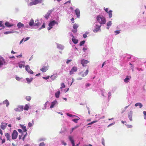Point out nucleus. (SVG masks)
Wrapping results in <instances>:
<instances>
[{
	"instance_id": "obj_1",
	"label": "nucleus",
	"mask_w": 146,
	"mask_h": 146,
	"mask_svg": "<svg viewBox=\"0 0 146 146\" xmlns=\"http://www.w3.org/2000/svg\"><path fill=\"white\" fill-rule=\"evenodd\" d=\"M97 21L100 24H105L106 21L105 18L103 16L100 15L96 17Z\"/></svg>"
},
{
	"instance_id": "obj_2",
	"label": "nucleus",
	"mask_w": 146,
	"mask_h": 146,
	"mask_svg": "<svg viewBox=\"0 0 146 146\" xmlns=\"http://www.w3.org/2000/svg\"><path fill=\"white\" fill-rule=\"evenodd\" d=\"M55 24L58 25V23L57 22L54 20L50 21L48 24V26L49 27L47 29L48 30H50L52 28V27Z\"/></svg>"
},
{
	"instance_id": "obj_3",
	"label": "nucleus",
	"mask_w": 146,
	"mask_h": 146,
	"mask_svg": "<svg viewBox=\"0 0 146 146\" xmlns=\"http://www.w3.org/2000/svg\"><path fill=\"white\" fill-rule=\"evenodd\" d=\"M18 133L16 130H14L12 134V138L13 139H16L17 137Z\"/></svg>"
},
{
	"instance_id": "obj_4",
	"label": "nucleus",
	"mask_w": 146,
	"mask_h": 146,
	"mask_svg": "<svg viewBox=\"0 0 146 146\" xmlns=\"http://www.w3.org/2000/svg\"><path fill=\"white\" fill-rule=\"evenodd\" d=\"M5 62L3 58L0 56V67L5 64Z\"/></svg>"
},
{
	"instance_id": "obj_5",
	"label": "nucleus",
	"mask_w": 146,
	"mask_h": 146,
	"mask_svg": "<svg viewBox=\"0 0 146 146\" xmlns=\"http://www.w3.org/2000/svg\"><path fill=\"white\" fill-rule=\"evenodd\" d=\"M25 69L29 73L31 74H33V71L30 69V67L29 65H27L25 66Z\"/></svg>"
},
{
	"instance_id": "obj_6",
	"label": "nucleus",
	"mask_w": 146,
	"mask_h": 146,
	"mask_svg": "<svg viewBox=\"0 0 146 146\" xmlns=\"http://www.w3.org/2000/svg\"><path fill=\"white\" fill-rule=\"evenodd\" d=\"M23 106H18V107L15 108L14 110L16 111H23Z\"/></svg>"
},
{
	"instance_id": "obj_7",
	"label": "nucleus",
	"mask_w": 146,
	"mask_h": 146,
	"mask_svg": "<svg viewBox=\"0 0 146 146\" xmlns=\"http://www.w3.org/2000/svg\"><path fill=\"white\" fill-rule=\"evenodd\" d=\"M89 62L87 60L82 59L81 61V64L83 66H86V64L89 63Z\"/></svg>"
},
{
	"instance_id": "obj_8",
	"label": "nucleus",
	"mask_w": 146,
	"mask_h": 146,
	"mask_svg": "<svg viewBox=\"0 0 146 146\" xmlns=\"http://www.w3.org/2000/svg\"><path fill=\"white\" fill-rule=\"evenodd\" d=\"M77 70V68L75 66L73 67L70 72V75H72L73 74L74 72H76Z\"/></svg>"
},
{
	"instance_id": "obj_9",
	"label": "nucleus",
	"mask_w": 146,
	"mask_h": 146,
	"mask_svg": "<svg viewBox=\"0 0 146 146\" xmlns=\"http://www.w3.org/2000/svg\"><path fill=\"white\" fill-rule=\"evenodd\" d=\"M52 11L51 10H49L47 12V13L44 16L45 18L47 19H48L49 18Z\"/></svg>"
},
{
	"instance_id": "obj_10",
	"label": "nucleus",
	"mask_w": 146,
	"mask_h": 146,
	"mask_svg": "<svg viewBox=\"0 0 146 146\" xmlns=\"http://www.w3.org/2000/svg\"><path fill=\"white\" fill-rule=\"evenodd\" d=\"M34 1H32L30 3V6H32L34 5H36L39 3H40L39 1H38L37 0Z\"/></svg>"
},
{
	"instance_id": "obj_11",
	"label": "nucleus",
	"mask_w": 146,
	"mask_h": 146,
	"mask_svg": "<svg viewBox=\"0 0 146 146\" xmlns=\"http://www.w3.org/2000/svg\"><path fill=\"white\" fill-rule=\"evenodd\" d=\"M48 70V66H44L40 70L43 72H45Z\"/></svg>"
},
{
	"instance_id": "obj_12",
	"label": "nucleus",
	"mask_w": 146,
	"mask_h": 146,
	"mask_svg": "<svg viewBox=\"0 0 146 146\" xmlns=\"http://www.w3.org/2000/svg\"><path fill=\"white\" fill-rule=\"evenodd\" d=\"M75 12L77 17L78 18H79L80 15V10L78 9H76L75 10Z\"/></svg>"
},
{
	"instance_id": "obj_13",
	"label": "nucleus",
	"mask_w": 146,
	"mask_h": 146,
	"mask_svg": "<svg viewBox=\"0 0 146 146\" xmlns=\"http://www.w3.org/2000/svg\"><path fill=\"white\" fill-rule=\"evenodd\" d=\"M101 26L96 25V27L95 29L93 30V31L95 33L97 32L99 30Z\"/></svg>"
},
{
	"instance_id": "obj_14",
	"label": "nucleus",
	"mask_w": 146,
	"mask_h": 146,
	"mask_svg": "<svg viewBox=\"0 0 146 146\" xmlns=\"http://www.w3.org/2000/svg\"><path fill=\"white\" fill-rule=\"evenodd\" d=\"M17 26L19 29L23 27H24V25L21 22H19L17 25Z\"/></svg>"
},
{
	"instance_id": "obj_15",
	"label": "nucleus",
	"mask_w": 146,
	"mask_h": 146,
	"mask_svg": "<svg viewBox=\"0 0 146 146\" xmlns=\"http://www.w3.org/2000/svg\"><path fill=\"white\" fill-rule=\"evenodd\" d=\"M5 136L6 137L7 140H10V136L8 133H6L5 134Z\"/></svg>"
},
{
	"instance_id": "obj_16",
	"label": "nucleus",
	"mask_w": 146,
	"mask_h": 146,
	"mask_svg": "<svg viewBox=\"0 0 146 146\" xmlns=\"http://www.w3.org/2000/svg\"><path fill=\"white\" fill-rule=\"evenodd\" d=\"M57 101L56 100H54L51 103V105L50 106V108H53L54 106L56 104Z\"/></svg>"
},
{
	"instance_id": "obj_17",
	"label": "nucleus",
	"mask_w": 146,
	"mask_h": 146,
	"mask_svg": "<svg viewBox=\"0 0 146 146\" xmlns=\"http://www.w3.org/2000/svg\"><path fill=\"white\" fill-rule=\"evenodd\" d=\"M34 24H35L33 20V19H31L29 23V26H30L31 27H32L33 25L34 26Z\"/></svg>"
},
{
	"instance_id": "obj_18",
	"label": "nucleus",
	"mask_w": 146,
	"mask_h": 146,
	"mask_svg": "<svg viewBox=\"0 0 146 146\" xmlns=\"http://www.w3.org/2000/svg\"><path fill=\"white\" fill-rule=\"evenodd\" d=\"M0 139L1 140V143L3 144L5 142V139L4 137L3 136H1L0 137Z\"/></svg>"
},
{
	"instance_id": "obj_19",
	"label": "nucleus",
	"mask_w": 146,
	"mask_h": 146,
	"mask_svg": "<svg viewBox=\"0 0 146 146\" xmlns=\"http://www.w3.org/2000/svg\"><path fill=\"white\" fill-rule=\"evenodd\" d=\"M5 25L7 27H9L13 26V25L12 24H10L9 22H7L5 23Z\"/></svg>"
},
{
	"instance_id": "obj_20",
	"label": "nucleus",
	"mask_w": 146,
	"mask_h": 146,
	"mask_svg": "<svg viewBox=\"0 0 146 146\" xmlns=\"http://www.w3.org/2000/svg\"><path fill=\"white\" fill-rule=\"evenodd\" d=\"M135 107H137L138 106H139L140 108H141L142 106L143 105L141 103H137L135 104Z\"/></svg>"
},
{
	"instance_id": "obj_21",
	"label": "nucleus",
	"mask_w": 146,
	"mask_h": 146,
	"mask_svg": "<svg viewBox=\"0 0 146 146\" xmlns=\"http://www.w3.org/2000/svg\"><path fill=\"white\" fill-rule=\"evenodd\" d=\"M3 103L4 104H5L7 107L8 106L9 104V102L7 100L3 101Z\"/></svg>"
},
{
	"instance_id": "obj_22",
	"label": "nucleus",
	"mask_w": 146,
	"mask_h": 146,
	"mask_svg": "<svg viewBox=\"0 0 146 146\" xmlns=\"http://www.w3.org/2000/svg\"><path fill=\"white\" fill-rule=\"evenodd\" d=\"M7 124V123L5 124H2L1 126V128L2 129H5L7 127L6 125Z\"/></svg>"
},
{
	"instance_id": "obj_23",
	"label": "nucleus",
	"mask_w": 146,
	"mask_h": 146,
	"mask_svg": "<svg viewBox=\"0 0 146 146\" xmlns=\"http://www.w3.org/2000/svg\"><path fill=\"white\" fill-rule=\"evenodd\" d=\"M112 24L111 21H109L108 23L107 24V29H109L110 27L111 26V25Z\"/></svg>"
},
{
	"instance_id": "obj_24",
	"label": "nucleus",
	"mask_w": 146,
	"mask_h": 146,
	"mask_svg": "<svg viewBox=\"0 0 146 146\" xmlns=\"http://www.w3.org/2000/svg\"><path fill=\"white\" fill-rule=\"evenodd\" d=\"M21 126L23 131V132H26L27 131L26 127L23 125H21Z\"/></svg>"
},
{
	"instance_id": "obj_25",
	"label": "nucleus",
	"mask_w": 146,
	"mask_h": 146,
	"mask_svg": "<svg viewBox=\"0 0 146 146\" xmlns=\"http://www.w3.org/2000/svg\"><path fill=\"white\" fill-rule=\"evenodd\" d=\"M130 113L128 115V117L130 121H132V113L131 111H130Z\"/></svg>"
},
{
	"instance_id": "obj_26",
	"label": "nucleus",
	"mask_w": 146,
	"mask_h": 146,
	"mask_svg": "<svg viewBox=\"0 0 146 146\" xmlns=\"http://www.w3.org/2000/svg\"><path fill=\"white\" fill-rule=\"evenodd\" d=\"M60 94V92L59 90L55 94V96L57 98H58Z\"/></svg>"
},
{
	"instance_id": "obj_27",
	"label": "nucleus",
	"mask_w": 146,
	"mask_h": 146,
	"mask_svg": "<svg viewBox=\"0 0 146 146\" xmlns=\"http://www.w3.org/2000/svg\"><path fill=\"white\" fill-rule=\"evenodd\" d=\"M88 72L89 71L88 69H87L84 73V74H82V76L83 77H84V76H86L88 74Z\"/></svg>"
},
{
	"instance_id": "obj_28",
	"label": "nucleus",
	"mask_w": 146,
	"mask_h": 146,
	"mask_svg": "<svg viewBox=\"0 0 146 146\" xmlns=\"http://www.w3.org/2000/svg\"><path fill=\"white\" fill-rule=\"evenodd\" d=\"M29 107L28 105L27 104H26L24 107H23L24 110H28L29 109Z\"/></svg>"
},
{
	"instance_id": "obj_29",
	"label": "nucleus",
	"mask_w": 146,
	"mask_h": 146,
	"mask_svg": "<svg viewBox=\"0 0 146 146\" xmlns=\"http://www.w3.org/2000/svg\"><path fill=\"white\" fill-rule=\"evenodd\" d=\"M32 123L29 122L28 123V126L30 127H32L34 124V121L33 120H32Z\"/></svg>"
},
{
	"instance_id": "obj_30",
	"label": "nucleus",
	"mask_w": 146,
	"mask_h": 146,
	"mask_svg": "<svg viewBox=\"0 0 146 146\" xmlns=\"http://www.w3.org/2000/svg\"><path fill=\"white\" fill-rule=\"evenodd\" d=\"M72 40L74 44H76L78 42V40L74 38H72Z\"/></svg>"
},
{
	"instance_id": "obj_31",
	"label": "nucleus",
	"mask_w": 146,
	"mask_h": 146,
	"mask_svg": "<svg viewBox=\"0 0 146 146\" xmlns=\"http://www.w3.org/2000/svg\"><path fill=\"white\" fill-rule=\"evenodd\" d=\"M26 79L27 82L28 83H29L32 81L33 80V78H26Z\"/></svg>"
},
{
	"instance_id": "obj_32",
	"label": "nucleus",
	"mask_w": 146,
	"mask_h": 146,
	"mask_svg": "<svg viewBox=\"0 0 146 146\" xmlns=\"http://www.w3.org/2000/svg\"><path fill=\"white\" fill-rule=\"evenodd\" d=\"M78 27V24L76 23L74 24L73 26V28L74 29H77Z\"/></svg>"
},
{
	"instance_id": "obj_33",
	"label": "nucleus",
	"mask_w": 146,
	"mask_h": 146,
	"mask_svg": "<svg viewBox=\"0 0 146 146\" xmlns=\"http://www.w3.org/2000/svg\"><path fill=\"white\" fill-rule=\"evenodd\" d=\"M129 79L130 78L128 77V76H127V77L124 80V82L125 83H127L129 82Z\"/></svg>"
},
{
	"instance_id": "obj_34",
	"label": "nucleus",
	"mask_w": 146,
	"mask_h": 146,
	"mask_svg": "<svg viewBox=\"0 0 146 146\" xmlns=\"http://www.w3.org/2000/svg\"><path fill=\"white\" fill-rule=\"evenodd\" d=\"M40 25V23L39 22L38 20L36 21L34 25V26H38Z\"/></svg>"
},
{
	"instance_id": "obj_35",
	"label": "nucleus",
	"mask_w": 146,
	"mask_h": 146,
	"mask_svg": "<svg viewBox=\"0 0 146 146\" xmlns=\"http://www.w3.org/2000/svg\"><path fill=\"white\" fill-rule=\"evenodd\" d=\"M112 11L111 10H110L108 13L109 14V17L110 18H111L112 17Z\"/></svg>"
},
{
	"instance_id": "obj_36",
	"label": "nucleus",
	"mask_w": 146,
	"mask_h": 146,
	"mask_svg": "<svg viewBox=\"0 0 146 146\" xmlns=\"http://www.w3.org/2000/svg\"><path fill=\"white\" fill-rule=\"evenodd\" d=\"M70 141H71V143H72L74 141V140L73 139V137L72 136H70L68 137Z\"/></svg>"
},
{
	"instance_id": "obj_37",
	"label": "nucleus",
	"mask_w": 146,
	"mask_h": 146,
	"mask_svg": "<svg viewBox=\"0 0 146 146\" xmlns=\"http://www.w3.org/2000/svg\"><path fill=\"white\" fill-rule=\"evenodd\" d=\"M26 99L27 101H29L31 99V97L30 96H27L26 97Z\"/></svg>"
},
{
	"instance_id": "obj_38",
	"label": "nucleus",
	"mask_w": 146,
	"mask_h": 146,
	"mask_svg": "<svg viewBox=\"0 0 146 146\" xmlns=\"http://www.w3.org/2000/svg\"><path fill=\"white\" fill-rule=\"evenodd\" d=\"M3 22L2 21H0V27H2V29H3L5 28V26L2 23Z\"/></svg>"
},
{
	"instance_id": "obj_39",
	"label": "nucleus",
	"mask_w": 146,
	"mask_h": 146,
	"mask_svg": "<svg viewBox=\"0 0 146 146\" xmlns=\"http://www.w3.org/2000/svg\"><path fill=\"white\" fill-rule=\"evenodd\" d=\"M50 78H51V79L53 80H54L55 78H56V77L55 76H54V75H52L51 76H50Z\"/></svg>"
},
{
	"instance_id": "obj_40",
	"label": "nucleus",
	"mask_w": 146,
	"mask_h": 146,
	"mask_svg": "<svg viewBox=\"0 0 146 146\" xmlns=\"http://www.w3.org/2000/svg\"><path fill=\"white\" fill-rule=\"evenodd\" d=\"M102 143L104 146H105V140L104 138H102Z\"/></svg>"
},
{
	"instance_id": "obj_41",
	"label": "nucleus",
	"mask_w": 146,
	"mask_h": 146,
	"mask_svg": "<svg viewBox=\"0 0 146 146\" xmlns=\"http://www.w3.org/2000/svg\"><path fill=\"white\" fill-rule=\"evenodd\" d=\"M78 120H79V119L76 118V119H72V121L75 123H77L78 122Z\"/></svg>"
},
{
	"instance_id": "obj_42",
	"label": "nucleus",
	"mask_w": 146,
	"mask_h": 146,
	"mask_svg": "<svg viewBox=\"0 0 146 146\" xmlns=\"http://www.w3.org/2000/svg\"><path fill=\"white\" fill-rule=\"evenodd\" d=\"M97 122V120L94 121H92L91 122H90V123H88V125H91V124H92L95 123Z\"/></svg>"
},
{
	"instance_id": "obj_43",
	"label": "nucleus",
	"mask_w": 146,
	"mask_h": 146,
	"mask_svg": "<svg viewBox=\"0 0 146 146\" xmlns=\"http://www.w3.org/2000/svg\"><path fill=\"white\" fill-rule=\"evenodd\" d=\"M85 42V41L84 40H83L82 41H81L80 44V46H81L83 44H84Z\"/></svg>"
},
{
	"instance_id": "obj_44",
	"label": "nucleus",
	"mask_w": 146,
	"mask_h": 146,
	"mask_svg": "<svg viewBox=\"0 0 146 146\" xmlns=\"http://www.w3.org/2000/svg\"><path fill=\"white\" fill-rule=\"evenodd\" d=\"M46 145L45 143H44V142H42L40 143L39 146H44Z\"/></svg>"
},
{
	"instance_id": "obj_45",
	"label": "nucleus",
	"mask_w": 146,
	"mask_h": 146,
	"mask_svg": "<svg viewBox=\"0 0 146 146\" xmlns=\"http://www.w3.org/2000/svg\"><path fill=\"white\" fill-rule=\"evenodd\" d=\"M61 87H60V88H64L65 87V86L64 85V83H62L61 84Z\"/></svg>"
},
{
	"instance_id": "obj_46",
	"label": "nucleus",
	"mask_w": 146,
	"mask_h": 146,
	"mask_svg": "<svg viewBox=\"0 0 146 146\" xmlns=\"http://www.w3.org/2000/svg\"><path fill=\"white\" fill-rule=\"evenodd\" d=\"M45 27V23H44L43 25H42L41 27L39 29H43Z\"/></svg>"
},
{
	"instance_id": "obj_47",
	"label": "nucleus",
	"mask_w": 146,
	"mask_h": 146,
	"mask_svg": "<svg viewBox=\"0 0 146 146\" xmlns=\"http://www.w3.org/2000/svg\"><path fill=\"white\" fill-rule=\"evenodd\" d=\"M13 33V32H12L11 31H6L5 32L4 34L7 35L9 33Z\"/></svg>"
},
{
	"instance_id": "obj_48",
	"label": "nucleus",
	"mask_w": 146,
	"mask_h": 146,
	"mask_svg": "<svg viewBox=\"0 0 146 146\" xmlns=\"http://www.w3.org/2000/svg\"><path fill=\"white\" fill-rule=\"evenodd\" d=\"M27 132H26V133L24 135V136L23 137V138H22V139H23V141H24L25 140V138L26 136L27 135Z\"/></svg>"
},
{
	"instance_id": "obj_49",
	"label": "nucleus",
	"mask_w": 146,
	"mask_h": 146,
	"mask_svg": "<svg viewBox=\"0 0 146 146\" xmlns=\"http://www.w3.org/2000/svg\"><path fill=\"white\" fill-rule=\"evenodd\" d=\"M120 31H115L114 32L115 33V35H117L120 33Z\"/></svg>"
},
{
	"instance_id": "obj_50",
	"label": "nucleus",
	"mask_w": 146,
	"mask_h": 146,
	"mask_svg": "<svg viewBox=\"0 0 146 146\" xmlns=\"http://www.w3.org/2000/svg\"><path fill=\"white\" fill-rule=\"evenodd\" d=\"M19 67L20 68H22L23 67H24V65L22 64H19Z\"/></svg>"
},
{
	"instance_id": "obj_51",
	"label": "nucleus",
	"mask_w": 146,
	"mask_h": 146,
	"mask_svg": "<svg viewBox=\"0 0 146 146\" xmlns=\"http://www.w3.org/2000/svg\"><path fill=\"white\" fill-rule=\"evenodd\" d=\"M72 32L74 33H75L77 32V30L76 29H74L72 30Z\"/></svg>"
},
{
	"instance_id": "obj_52",
	"label": "nucleus",
	"mask_w": 146,
	"mask_h": 146,
	"mask_svg": "<svg viewBox=\"0 0 146 146\" xmlns=\"http://www.w3.org/2000/svg\"><path fill=\"white\" fill-rule=\"evenodd\" d=\"M86 35H87V33H86L85 34H84L83 35V36L84 38H85L87 37V36Z\"/></svg>"
},
{
	"instance_id": "obj_53",
	"label": "nucleus",
	"mask_w": 146,
	"mask_h": 146,
	"mask_svg": "<svg viewBox=\"0 0 146 146\" xmlns=\"http://www.w3.org/2000/svg\"><path fill=\"white\" fill-rule=\"evenodd\" d=\"M136 69L138 70V71H143V70L141 68H137Z\"/></svg>"
},
{
	"instance_id": "obj_54",
	"label": "nucleus",
	"mask_w": 146,
	"mask_h": 146,
	"mask_svg": "<svg viewBox=\"0 0 146 146\" xmlns=\"http://www.w3.org/2000/svg\"><path fill=\"white\" fill-rule=\"evenodd\" d=\"M61 142L62 143L63 145H64L65 146L66 145V144H67L65 142H64V141H62Z\"/></svg>"
},
{
	"instance_id": "obj_55",
	"label": "nucleus",
	"mask_w": 146,
	"mask_h": 146,
	"mask_svg": "<svg viewBox=\"0 0 146 146\" xmlns=\"http://www.w3.org/2000/svg\"><path fill=\"white\" fill-rule=\"evenodd\" d=\"M29 37H27L25 38H24V41H26L27 40H29Z\"/></svg>"
},
{
	"instance_id": "obj_56",
	"label": "nucleus",
	"mask_w": 146,
	"mask_h": 146,
	"mask_svg": "<svg viewBox=\"0 0 146 146\" xmlns=\"http://www.w3.org/2000/svg\"><path fill=\"white\" fill-rule=\"evenodd\" d=\"M49 76H48L46 77H43V78L47 80L49 78Z\"/></svg>"
},
{
	"instance_id": "obj_57",
	"label": "nucleus",
	"mask_w": 146,
	"mask_h": 146,
	"mask_svg": "<svg viewBox=\"0 0 146 146\" xmlns=\"http://www.w3.org/2000/svg\"><path fill=\"white\" fill-rule=\"evenodd\" d=\"M128 128H132V126L131 125H127Z\"/></svg>"
},
{
	"instance_id": "obj_58",
	"label": "nucleus",
	"mask_w": 146,
	"mask_h": 146,
	"mask_svg": "<svg viewBox=\"0 0 146 146\" xmlns=\"http://www.w3.org/2000/svg\"><path fill=\"white\" fill-rule=\"evenodd\" d=\"M16 79L18 81H19L20 80V78L19 77L17 76L16 77Z\"/></svg>"
},
{
	"instance_id": "obj_59",
	"label": "nucleus",
	"mask_w": 146,
	"mask_h": 146,
	"mask_svg": "<svg viewBox=\"0 0 146 146\" xmlns=\"http://www.w3.org/2000/svg\"><path fill=\"white\" fill-rule=\"evenodd\" d=\"M22 135H19V139H22Z\"/></svg>"
},
{
	"instance_id": "obj_60",
	"label": "nucleus",
	"mask_w": 146,
	"mask_h": 146,
	"mask_svg": "<svg viewBox=\"0 0 146 146\" xmlns=\"http://www.w3.org/2000/svg\"><path fill=\"white\" fill-rule=\"evenodd\" d=\"M18 131L20 133H22V130L21 129H18Z\"/></svg>"
},
{
	"instance_id": "obj_61",
	"label": "nucleus",
	"mask_w": 146,
	"mask_h": 146,
	"mask_svg": "<svg viewBox=\"0 0 146 146\" xmlns=\"http://www.w3.org/2000/svg\"><path fill=\"white\" fill-rule=\"evenodd\" d=\"M71 61H72L71 60H67V61H66V63L67 64H68V63H69V62H71Z\"/></svg>"
},
{
	"instance_id": "obj_62",
	"label": "nucleus",
	"mask_w": 146,
	"mask_h": 146,
	"mask_svg": "<svg viewBox=\"0 0 146 146\" xmlns=\"http://www.w3.org/2000/svg\"><path fill=\"white\" fill-rule=\"evenodd\" d=\"M68 116H69V117H72V115L71 114H70V113H67L66 114Z\"/></svg>"
},
{
	"instance_id": "obj_63",
	"label": "nucleus",
	"mask_w": 146,
	"mask_h": 146,
	"mask_svg": "<svg viewBox=\"0 0 146 146\" xmlns=\"http://www.w3.org/2000/svg\"><path fill=\"white\" fill-rule=\"evenodd\" d=\"M104 10H105V11L107 13H108V8H106V9L104 8Z\"/></svg>"
},
{
	"instance_id": "obj_64",
	"label": "nucleus",
	"mask_w": 146,
	"mask_h": 146,
	"mask_svg": "<svg viewBox=\"0 0 146 146\" xmlns=\"http://www.w3.org/2000/svg\"><path fill=\"white\" fill-rule=\"evenodd\" d=\"M0 133L1 135V136H2L3 134V131L1 129L0 130Z\"/></svg>"
}]
</instances>
